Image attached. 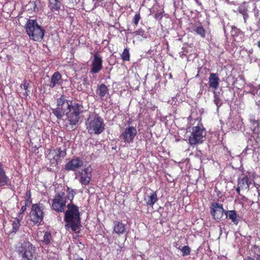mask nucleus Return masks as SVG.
Instances as JSON below:
<instances>
[{"instance_id":"de8ad7c7","label":"nucleus","mask_w":260,"mask_h":260,"mask_svg":"<svg viewBox=\"0 0 260 260\" xmlns=\"http://www.w3.org/2000/svg\"><path fill=\"white\" fill-rule=\"evenodd\" d=\"M244 260H255V259L250 256H248L247 257V258L246 259H244Z\"/></svg>"},{"instance_id":"79ce46f5","label":"nucleus","mask_w":260,"mask_h":260,"mask_svg":"<svg viewBox=\"0 0 260 260\" xmlns=\"http://www.w3.org/2000/svg\"><path fill=\"white\" fill-rule=\"evenodd\" d=\"M243 17L244 20V23H246V20L249 17L248 12L243 15Z\"/></svg>"},{"instance_id":"f8f14e48","label":"nucleus","mask_w":260,"mask_h":260,"mask_svg":"<svg viewBox=\"0 0 260 260\" xmlns=\"http://www.w3.org/2000/svg\"><path fill=\"white\" fill-rule=\"evenodd\" d=\"M103 69V59L99 52L93 54L91 60L90 72L93 74L98 73Z\"/></svg>"},{"instance_id":"9b49d317","label":"nucleus","mask_w":260,"mask_h":260,"mask_svg":"<svg viewBox=\"0 0 260 260\" xmlns=\"http://www.w3.org/2000/svg\"><path fill=\"white\" fill-rule=\"evenodd\" d=\"M137 134L136 127L129 126L125 128L121 133L119 137L125 143H132Z\"/></svg>"},{"instance_id":"c03bdc74","label":"nucleus","mask_w":260,"mask_h":260,"mask_svg":"<svg viewBox=\"0 0 260 260\" xmlns=\"http://www.w3.org/2000/svg\"><path fill=\"white\" fill-rule=\"evenodd\" d=\"M241 189V187H240V186L238 185V187H237L236 190L237 193L239 195H241V194H240V189Z\"/></svg>"},{"instance_id":"72a5a7b5","label":"nucleus","mask_w":260,"mask_h":260,"mask_svg":"<svg viewBox=\"0 0 260 260\" xmlns=\"http://www.w3.org/2000/svg\"><path fill=\"white\" fill-rule=\"evenodd\" d=\"M82 82V84L84 87H86V88H88L90 85V82L87 77H84L83 78Z\"/></svg>"},{"instance_id":"f257e3e1","label":"nucleus","mask_w":260,"mask_h":260,"mask_svg":"<svg viewBox=\"0 0 260 260\" xmlns=\"http://www.w3.org/2000/svg\"><path fill=\"white\" fill-rule=\"evenodd\" d=\"M67 192L68 195L65 198L71 201L67 205L68 210L64 213V221L66 223L65 228L66 229H71L76 233H79V229L81 225V217L79 208L72 203V201L76 194V191L67 187Z\"/></svg>"},{"instance_id":"aec40b11","label":"nucleus","mask_w":260,"mask_h":260,"mask_svg":"<svg viewBox=\"0 0 260 260\" xmlns=\"http://www.w3.org/2000/svg\"><path fill=\"white\" fill-rule=\"evenodd\" d=\"M23 217V215H18L17 217L15 218L12 222V229L10 231V234L14 235L19 231L20 226V221Z\"/></svg>"},{"instance_id":"c9c22d12","label":"nucleus","mask_w":260,"mask_h":260,"mask_svg":"<svg viewBox=\"0 0 260 260\" xmlns=\"http://www.w3.org/2000/svg\"><path fill=\"white\" fill-rule=\"evenodd\" d=\"M40 2H35L33 4L34 5V12H38L40 8L39 7H38L39 5H40Z\"/></svg>"},{"instance_id":"cd10ccee","label":"nucleus","mask_w":260,"mask_h":260,"mask_svg":"<svg viewBox=\"0 0 260 260\" xmlns=\"http://www.w3.org/2000/svg\"><path fill=\"white\" fill-rule=\"evenodd\" d=\"M52 235L51 233L49 232H45L43 240H42L43 242L46 245H48L50 243Z\"/></svg>"},{"instance_id":"9d476101","label":"nucleus","mask_w":260,"mask_h":260,"mask_svg":"<svg viewBox=\"0 0 260 260\" xmlns=\"http://www.w3.org/2000/svg\"><path fill=\"white\" fill-rule=\"evenodd\" d=\"M210 209V214L212 216V218L216 222H219L220 220L223 213L225 214V212L226 211L224 209L222 204L214 202L211 203Z\"/></svg>"},{"instance_id":"603ef678","label":"nucleus","mask_w":260,"mask_h":260,"mask_svg":"<svg viewBox=\"0 0 260 260\" xmlns=\"http://www.w3.org/2000/svg\"><path fill=\"white\" fill-rule=\"evenodd\" d=\"M249 141H252V139H250Z\"/></svg>"},{"instance_id":"dca6fc26","label":"nucleus","mask_w":260,"mask_h":260,"mask_svg":"<svg viewBox=\"0 0 260 260\" xmlns=\"http://www.w3.org/2000/svg\"><path fill=\"white\" fill-rule=\"evenodd\" d=\"M48 7L51 12H59L62 6L60 0H48Z\"/></svg>"},{"instance_id":"f3484780","label":"nucleus","mask_w":260,"mask_h":260,"mask_svg":"<svg viewBox=\"0 0 260 260\" xmlns=\"http://www.w3.org/2000/svg\"><path fill=\"white\" fill-rule=\"evenodd\" d=\"M62 76L59 72H55L51 76L49 86L50 88H54L57 85L61 83Z\"/></svg>"},{"instance_id":"e433bc0d","label":"nucleus","mask_w":260,"mask_h":260,"mask_svg":"<svg viewBox=\"0 0 260 260\" xmlns=\"http://www.w3.org/2000/svg\"><path fill=\"white\" fill-rule=\"evenodd\" d=\"M232 35L233 36L238 35V33L240 32V30L235 26H232Z\"/></svg>"},{"instance_id":"bb28decb","label":"nucleus","mask_w":260,"mask_h":260,"mask_svg":"<svg viewBox=\"0 0 260 260\" xmlns=\"http://www.w3.org/2000/svg\"><path fill=\"white\" fill-rule=\"evenodd\" d=\"M121 58L123 61H128L130 60V54L128 48H126L123 50L121 55Z\"/></svg>"},{"instance_id":"3c124183","label":"nucleus","mask_w":260,"mask_h":260,"mask_svg":"<svg viewBox=\"0 0 260 260\" xmlns=\"http://www.w3.org/2000/svg\"><path fill=\"white\" fill-rule=\"evenodd\" d=\"M76 260H84V259L81 257H79Z\"/></svg>"},{"instance_id":"a19ab883","label":"nucleus","mask_w":260,"mask_h":260,"mask_svg":"<svg viewBox=\"0 0 260 260\" xmlns=\"http://www.w3.org/2000/svg\"><path fill=\"white\" fill-rule=\"evenodd\" d=\"M32 203V199H25L24 205L28 206Z\"/></svg>"},{"instance_id":"20e7f679","label":"nucleus","mask_w":260,"mask_h":260,"mask_svg":"<svg viewBox=\"0 0 260 260\" xmlns=\"http://www.w3.org/2000/svg\"><path fill=\"white\" fill-rule=\"evenodd\" d=\"M83 106L80 103H74L70 111L66 114V120L68 122V124L65 125L67 129L73 130L78 126L80 119V115L83 112Z\"/></svg>"},{"instance_id":"4c0bfd02","label":"nucleus","mask_w":260,"mask_h":260,"mask_svg":"<svg viewBox=\"0 0 260 260\" xmlns=\"http://www.w3.org/2000/svg\"><path fill=\"white\" fill-rule=\"evenodd\" d=\"M76 88H77V90L80 91H84L86 89V88L84 87V86H83V85L82 84H79V83H78V85L77 86Z\"/></svg>"},{"instance_id":"c756f323","label":"nucleus","mask_w":260,"mask_h":260,"mask_svg":"<svg viewBox=\"0 0 260 260\" xmlns=\"http://www.w3.org/2000/svg\"><path fill=\"white\" fill-rule=\"evenodd\" d=\"M238 11L242 15L247 13L248 12V8L246 4L244 3L241 5L238 8Z\"/></svg>"},{"instance_id":"393cba45","label":"nucleus","mask_w":260,"mask_h":260,"mask_svg":"<svg viewBox=\"0 0 260 260\" xmlns=\"http://www.w3.org/2000/svg\"><path fill=\"white\" fill-rule=\"evenodd\" d=\"M97 94L100 96L101 99L103 100V98L108 92L107 86L105 84L99 85L97 89Z\"/></svg>"},{"instance_id":"0eeeda50","label":"nucleus","mask_w":260,"mask_h":260,"mask_svg":"<svg viewBox=\"0 0 260 260\" xmlns=\"http://www.w3.org/2000/svg\"><path fill=\"white\" fill-rule=\"evenodd\" d=\"M190 132L188 141L191 145L202 144L205 139L206 131L202 123H198L191 127Z\"/></svg>"},{"instance_id":"49530a36","label":"nucleus","mask_w":260,"mask_h":260,"mask_svg":"<svg viewBox=\"0 0 260 260\" xmlns=\"http://www.w3.org/2000/svg\"><path fill=\"white\" fill-rule=\"evenodd\" d=\"M254 186L257 188L258 189L260 187V184L256 183L255 182H254Z\"/></svg>"},{"instance_id":"ddd939ff","label":"nucleus","mask_w":260,"mask_h":260,"mask_svg":"<svg viewBox=\"0 0 260 260\" xmlns=\"http://www.w3.org/2000/svg\"><path fill=\"white\" fill-rule=\"evenodd\" d=\"M55 155L53 156V158L50 160L51 164L54 166L58 165L60 160L66 157L67 155L66 149H62L61 147L57 148L54 150Z\"/></svg>"},{"instance_id":"39448f33","label":"nucleus","mask_w":260,"mask_h":260,"mask_svg":"<svg viewBox=\"0 0 260 260\" xmlns=\"http://www.w3.org/2000/svg\"><path fill=\"white\" fill-rule=\"evenodd\" d=\"M25 28L30 39L37 42L43 40L45 30L38 24L36 19H28L25 25Z\"/></svg>"},{"instance_id":"f704fd0d","label":"nucleus","mask_w":260,"mask_h":260,"mask_svg":"<svg viewBox=\"0 0 260 260\" xmlns=\"http://www.w3.org/2000/svg\"><path fill=\"white\" fill-rule=\"evenodd\" d=\"M214 103L218 108L221 105L220 98L216 95H214Z\"/></svg>"},{"instance_id":"b1692460","label":"nucleus","mask_w":260,"mask_h":260,"mask_svg":"<svg viewBox=\"0 0 260 260\" xmlns=\"http://www.w3.org/2000/svg\"><path fill=\"white\" fill-rule=\"evenodd\" d=\"M126 230V224H123L120 221H115L114 231V232L119 234H123Z\"/></svg>"},{"instance_id":"f03ea898","label":"nucleus","mask_w":260,"mask_h":260,"mask_svg":"<svg viewBox=\"0 0 260 260\" xmlns=\"http://www.w3.org/2000/svg\"><path fill=\"white\" fill-rule=\"evenodd\" d=\"M85 126L89 134L99 135L105 129V124L103 118L96 113L89 115L86 120Z\"/></svg>"},{"instance_id":"5fc2aeb1","label":"nucleus","mask_w":260,"mask_h":260,"mask_svg":"<svg viewBox=\"0 0 260 260\" xmlns=\"http://www.w3.org/2000/svg\"><path fill=\"white\" fill-rule=\"evenodd\" d=\"M257 1H259L260 0H257Z\"/></svg>"},{"instance_id":"6ab92c4d","label":"nucleus","mask_w":260,"mask_h":260,"mask_svg":"<svg viewBox=\"0 0 260 260\" xmlns=\"http://www.w3.org/2000/svg\"><path fill=\"white\" fill-rule=\"evenodd\" d=\"M208 83L211 88L214 89H216L218 88L219 83V78L217 74L213 73L210 74Z\"/></svg>"},{"instance_id":"2eb2a0df","label":"nucleus","mask_w":260,"mask_h":260,"mask_svg":"<svg viewBox=\"0 0 260 260\" xmlns=\"http://www.w3.org/2000/svg\"><path fill=\"white\" fill-rule=\"evenodd\" d=\"M83 165V162L79 158L72 159L65 165V170L67 171H75Z\"/></svg>"},{"instance_id":"7c9ffc66","label":"nucleus","mask_w":260,"mask_h":260,"mask_svg":"<svg viewBox=\"0 0 260 260\" xmlns=\"http://www.w3.org/2000/svg\"><path fill=\"white\" fill-rule=\"evenodd\" d=\"M28 86H29V83H27L25 80H24L23 81V83L20 85V87L21 88H23L25 90V92L23 93L24 96L25 97H26L28 95V92L29 91L28 89Z\"/></svg>"},{"instance_id":"58836bf2","label":"nucleus","mask_w":260,"mask_h":260,"mask_svg":"<svg viewBox=\"0 0 260 260\" xmlns=\"http://www.w3.org/2000/svg\"><path fill=\"white\" fill-rule=\"evenodd\" d=\"M30 189L27 190L25 193V199H32Z\"/></svg>"},{"instance_id":"5701e85b","label":"nucleus","mask_w":260,"mask_h":260,"mask_svg":"<svg viewBox=\"0 0 260 260\" xmlns=\"http://www.w3.org/2000/svg\"><path fill=\"white\" fill-rule=\"evenodd\" d=\"M144 201L147 206L152 207L154 204L158 201L156 191L153 192L147 198H145Z\"/></svg>"},{"instance_id":"c85d7f7f","label":"nucleus","mask_w":260,"mask_h":260,"mask_svg":"<svg viewBox=\"0 0 260 260\" xmlns=\"http://www.w3.org/2000/svg\"><path fill=\"white\" fill-rule=\"evenodd\" d=\"M132 33L134 35V36L137 37L141 36V38L143 39H146L147 38L145 30L142 28L139 29L138 30L135 31L133 32Z\"/></svg>"},{"instance_id":"864d4df0","label":"nucleus","mask_w":260,"mask_h":260,"mask_svg":"<svg viewBox=\"0 0 260 260\" xmlns=\"http://www.w3.org/2000/svg\"><path fill=\"white\" fill-rule=\"evenodd\" d=\"M254 141L256 142L255 140L254 139H253V140Z\"/></svg>"},{"instance_id":"423d86ee","label":"nucleus","mask_w":260,"mask_h":260,"mask_svg":"<svg viewBox=\"0 0 260 260\" xmlns=\"http://www.w3.org/2000/svg\"><path fill=\"white\" fill-rule=\"evenodd\" d=\"M56 103V108L52 109V113L58 119H61L70 111V109L74 105L73 102L68 100L64 95H61L57 99Z\"/></svg>"},{"instance_id":"6e6552de","label":"nucleus","mask_w":260,"mask_h":260,"mask_svg":"<svg viewBox=\"0 0 260 260\" xmlns=\"http://www.w3.org/2000/svg\"><path fill=\"white\" fill-rule=\"evenodd\" d=\"M44 209L45 206L43 203L39 202L32 204L29 217L30 221L34 224L39 225L43 221L44 217Z\"/></svg>"},{"instance_id":"a211bd4d","label":"nucleus","mask_w":260,"mask_h":260,"mask_svg":"<svg viewBox=\"0 0 260 260\" xmlns=\"http://www.w3.org/2000/svg\"><path fill=\"white\" fill-rule=\"evenodd\" d=\"M226 217L230 219L235 225H238L240 219V216L237 214L235 210H227L225 212Z\"/></svg>"},{"instance_id":"37998d69","label":"nucleus","mask_w":260,"mask_h":260,"mask_svg":"<svg viewBox=\"0 0 260 260\" xmlns=\"http://www.w3.org/2000/svg\"><path fill=\"white\" fill-rule=\"evenodd\" d=\"M154 17L156 19H159V18L160 19L162 17L161 14V13H157V14H155Z\"/></svg>"},{"instance_id":"09e8293b","label":"nucleus","mask_w":260,"mask_h":260,"mask_svg":"<svg viewBox=\"0 0 260 260\" xmlns=\"http://www.w3.org/2000/svg\"><path fill=\"white\" fill-rule=\"evenodd\" d=\"M256 260H260V254L257 255V256L256 257Z\"/></svg>"},{"instance_id":"a18cd8bd","label":"nucleus","mask_w":260,"mask_h":260,"mask_svg":"<svg viewBox=\"0 0 260 260\" xmlns=\"http://www.w3.org/2000/svg\"><path fill=\"white\" fill-rule=\"evenodd\" d=\"M70 1L73 4V5L74 4H78L80 2V0H70Z\"/></svg>"},{"instance_id":"1a4fd4ad","label":"nucleus","mask_w":260,"mask_h":260,"mask_svg":"<svg viewBox=\"0 0 260 260\" xmlns=\"http://www.w3.org/2000/svg\"><path fill=\"white\" fill-rule=\"evenodd\" d=\"M63 191L58 192L54 197L52 201V209L57 212H63L65 210L67 198Z\"/></svg>"},{"instance_id":"412c9836","label":"nucleus","mask_w":260,"mask_h":260,"mask_svg":"<svg viewBox=\"0 0 260 260\" xmlns=\"http://www.w3.org/2000/svg\"><path fill=\"white\" fill-rule=\"evenodd\" d=\"M9 178L6 174L3 164L0 162V186L7 185Z\"/></svg>"},{"instance_id":"7ed1b4c3","label":"nucleus","mask_w":260,"mask_h":260,"mask_svg":"<svg viewBox=\"0 0 260 260\" xmlns=\"http://www.w3.org/2000/svg\"><path fill=\"white\" fill-rule=\"evenodd\" d=\"M16 252L21 257V260H34L36 259L35 246L28 240L18 242L16 246Z\"/></svg>"},{"instance_id":"4468645a","label":"nucleus","mask_w":260,"mask_h":260,"mask_svg":"<svg viewBox=\"0 0 260 260\" xmlns=\"http://www.w3.org/2000/svg\"><path fill=\"white\" fill-rule=\"evenodd\" d=\"M91 178V170L89 168L84 169L80 173L79 181L82 185H88Z\"/></svg>"},{"instance_id":"4be33fe9","label":"nucleus","mask_w":260,"mask_h":260,"mask_svg":"<svg viewBox=\"0 0 260 260\" xmlns=\"http://www.w3.org/2000/svg\"><path fill=\"white\" fill-rule=\"evenodd\" d=\"M251 182L247 176H245L241 179H238V185L241 187L242 189H249Z\"/></svg>"},{"instance_id":"ea45409f","label":"nucleus","mask_w":260,"mask_h":260,"mask_svg":"<svg viewBox=\"0 0 260 260\" xmlns=\"http://www.w3.org/2000/svg\"><path fill=\"white\" fill-rule=\"evenodd\" d=\"M26 206L25 205H23L21 207V210H20V212L19 213V214L18 215H23L24 212L26 211Z\"/></svg>"},{"instance_id":"473e14b6","label":"nucleus","mask_w":260,"mask_h":260,"mask_svg":"<svg viewBox=\"0 0 260 260\" xmlns=\"http://www.w3.org/2000/svg\"><path fill=\"white\" fill-rule=\"evenodd\" d=\"M141 19V16L140 13H136L133 18V21L135 26H137L139 21Z\"/></svg>"},{"instance_id":"2f4dec72","label":"nucleus","mask_w":260,"mask_h":260,"mask_svg":"<svg viewBox=\"0 0 260 260\" xmlns=\"http://www.w3.org/2000/svg\"><path fill=\"white\" fill-rule=\"evenodd\" d=\"M183 256H187L190 254L191 252L190 248L188 246H184L181 249Z\"/></svg>"},{"instance_id":"8fccbe9b","label":"nucleus","mask_w":260,"mask_h":260,"mask_svg":"<svg viewBox=\"0 0 260 260\" xmlns=\"http://www.w3.org/2000/svg\"><path fill=\"white\" fill-rule=\"evenodd\" d=\"M257 47L260 49V41L257 42Z\"/></svg>"},{"instance_id":"a878e982","label":"nucleus","mask_w":260,"mask_h":260,"mask_svg":"<svg viewBox=\"0 0 260 260\" xmlns=\"http://www.w3.org/2000/svg\"><path fill=\"white\" fill-rule=\"evenodd\" d=\"M193 30L202 38L206 37V30L202 25L193 27Z\"/></svg>"}]
</instances>
